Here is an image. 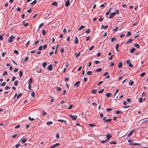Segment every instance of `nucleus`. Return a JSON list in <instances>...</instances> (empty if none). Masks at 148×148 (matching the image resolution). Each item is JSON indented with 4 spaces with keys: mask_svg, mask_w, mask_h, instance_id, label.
Returning <instances> with one entry per match:
<instances>
[{
    "mask_svg": "<svg viewBox=\"0 0 148 148\" xmlns=\"http://www.w3.org/2000/svg\"><path fill=\"white\" fill-rule=\"evenodd\" d=\"M15 37L13 36H11L8 40V42H11L13 41Z\"/></svg>",
    "mask_w": 148,
    "mask_h": 148,
    "instance_id": "obj_2",
    "label": "nucleus"
},
{
    "mask_svg": "<svg viewBox=\"0 0 148 148\" xmlns=\"http://www.w3.org/2000/svg\"><path fill=\"white\" fill-rule=\"evenodd\" d=\"M108 141L107 140H101L100 141V142L101 143H106Z\"/></svg>",
    "mask_w": 148,
    "mask_h": 148,
    "instance_id": "obj_24",
    "label": "nucleus"
},
{
    "mask_svg": "<svg viewBox=\"0 0 148 148\" xmlns=\"http://www.w3.org/2000/svg\"><path fill=\"white\" fill-rule=\"evenodd\" d=\"M126 101L128 102H131V100L129 99V98H127V99H126Z\"/></svg>",
    "mask_w": 148,
    "mask_h": 148,
    "instance_id": "obj_59",
    "label": "nucleus"
},
{
    "mask_svg": "<svg viewBox=\"0 0 148 148\" xmlns=\"http://www.w3.org/2000/svg\"><path fill=\"white\" fill-rule=\"evenodd\" d=\"M56 90L58 91H60L61 90V88H60L59 87H57V88Z\"/></svg>",
    "mask_w": 148,
    "mask_h": 148,
    "instance_id": "obj_46",
    "label": "nucleus"
},
{
    "mask_svg": "<svg viewBox=\"0 0 148 148\" xmlns=\"http://www.w3.org/2000/svg\"><path fill=\"white\" fill-rule=\"evenodd\" d=\"M133 40V39H130L126 42V44H127L130 43H131Z\"/></svg>",
    "mask_w": 148,
    "mask_h": 148,
    "instance_id": "obj_13",
    "label": "nucleus"
},
{
    "mask_svg": "<svg viewBox=\"0 0 148 148\" xmlns=\"http://www.w3.org/2000/svg\"><path fill=\"white\" fill-rule=\"evenodd\" d=\"M22 140V143H25L27 140L26 139H23V140H22V139L21 140Z\"/></svg>",
    "mask_w": 148,
    "mask_h": 148,
    "instance_id": "obj_33",
    "label": "nucleus"
},
{
    "mask_svg": "<svg viewBox=\"0 0 148 148\" xmlns=\"http://www.w3.org/2000/svg\"><path fill=\"white\" fill-rule=\"evenodd\" d=\"M129 85H132L134 84V82L133 81H131V80H130L129 82Z\"/></svg>",
    "mask_w": 148,
    "mask_h": 148,
    "instance_id": "obj_26",
    "label": "nucleus"
},
{
    "mask_svg": "<svg viewBox=\"0 0 148 148\" xmlns=\"http://www.w3.org/2000/svg\"><path fill=\"white\" fill-rule=\"evenodd\" d=\"M16 78V77L15 76H13L12 77V79L11 81L12 82H13L15 80Z\"/></svg>",
    "mask_w": 148,
    "mask_h": 148,
    "instance_id": "obj_43",
    "label": "nucleus"
},
{
    "mask_svg": "<svg viewBox=\"0 0 148 148\" xmlns=\"http://www.w3.org/2000/svg\"><path fill=\"white\" fill-rule=\"evenodd\" d=\"M85 27V26H83V25H81V27L78 29V30H81L82 28H84Z\"/></svg>",
    "mask_w": 148,
    "mask_h": 148,
    "instance_id": "obj_21",
    "label": "nucleus"
},
{
    "mask_svg": "<svg viewBox=\"0 0 148 148\" xmlns=\"http://www.w3.org/2000/svg\"><path fill=\"white\" fill-rule=\"evenodd\" d=\"M106 140L107 141H108L112 137V135L110 134H108L106 135Z\"/></svg>",
    "mask_w": 148,
    "mask_h": 148,
    "instance_id": "obj_3",
    "label": "nucleus"
},
{
    "mask_svg": "<svg viewBox=\"0 0 148 148\" xmlns=\"http://www.w3.org/2000/svg\"><path fill=\"white\" fill-rule=\"evenodd\" d=\"M18 135V134H14V135H13L12 137L13 138H15Z\"/></svg>",
    "mask_w": 148,
    "mask_h": 148,
    "instance_id": "obj_64",
    "label": "nucleus"
},
{
    "mask_svg": "<svg viewBox=\"0 0 148 148\" xmlns=\"http://www.w3.org/2000/svg\"><path fill=\"white\" fill-rule=\"evenodd\" d=\"M73 107V105L72 104H71V105H70V106L68 107V109H71Z\"/></svg>",
    "mask_w": 148,
    "mask_h": 148,
    "instance_id": "obj_44",
    "label": "nucleus"
},
{
    "mask_svg": "<svg viewBox=\"0 0 148 148\" xmlns=\"http://www.w3.org/2000/svg\"><path fill=\"white\" fill-rule=\"evenodd\" d=\"M42 46H41L39 47L38 48V50H42Z\"/></svg>",
    "mask_w": 148,
    "mask_h": 148,
    "instance_id": "obj_52",
    "label": "nucleus"
},
{
    "mask_svg": "<svg viewBox=\"0 0 148 148\" xmlns=\"http://www.w3.org/2000/svg\"><path fill=\"white\" fill-rule=\"evenodd\" d=\"M43 24H44L43 23H42L40 24L39 26V29L40 28H41V27H42V26L43 25Z\"/></svg>",
    "mask_w": 148,
    "mask_h": 148,
    "instance_id": "obj_54",
    "label": "nucleus"
},
{
    "mask_svg": "<svg viewBox=\"0 0 148 148\" xmlns=\"http://www.w3.org/2000/svg\"><path fill=\"white\" fill-rule=\"evenodd\" d=\"M119 43H118L115 46L116 49V51H118V48L119 47Z\"/></svg>",
    "mask_w": 148,
    "mask_h": 148,
    "instance_id": "obj_20",
    "label": "nucleus"
},
{
    "mask_svg": "<svg viewBox=\"0 0 148 148\" xmlns=\"http://www.w3.org/2000/svg\"><path fill=\"white\" fill-rule=\"evenodd\" d=\"M91 30L90 29H88L85 32V33L87 34L89 33L90 32Z\"/></svg>",
    "mask_w": 148,
    "mask_h": 148,
    "instance_id": "obj_40",
    "label": "nucleus"
},
{
    "mask_svg": "<svg viewBox=\"0 0 148 148\" xmlns=\"http://www.w3.org/2000/svg\"><path fill=\"white\" fill-rule=\"evenodd\" d=\"M80 82V81H78L77 82L74 84V86H76L77 87H78L79 86V84Z\"/></svg>",
    "mask_w": 148,
    "mask_h": 148,
    "instance_id": "obj_11",
    "label": "nucleus"
},
{
    "mask_svg": "<svg viewBox=\"0 0 148 148\" xmlns=\"http://www.w3.org/2000/svg\"><path fill=\"white\" fill-rule=\"evenodd\" d=\"M130 107V106L128 105V106H123V108H128Z\"/></svg>",
    "mask_w": 148,
    "mask_h": 148,
    "instance_id": "obj_58",
    "label": "nucleus"
},
{
    "mask_svg": "<svg viewBox=\"0 0 148 148\" xmlns=\"http://www.w3.org/2000/svg\"><path fill=\"white\" fill-rule=\"evenodd\" d=\"M123 66V64L121 62H120L119 64H118V67L119 68H121Z\"/></svg>",
    "mask_w": 148,
    "mask_h": 148,
    "instance_id": "obj_14",
    "label": "nucleus"
},
{
    "mask_svg": "<svg viewBox=\"0 0 148 148\" xmlns=\"http://www.w3.org/2000/svg\"><path fill=\"white\" fill-rule=\"evenodd\" d=\"M22 95V94L20 93L17 96V98H18L19 97L21 96Z\"/></svg>",
    "mask_w": 148,
    "mask_h": 148,
    "instance_id": "obj_61",
    "label": "nucleus"
},
{
    "mask_svg": "<svg viewBox=\"0 0 148 148\" xmlns=\"http://www.w3.org/2000/svg\"><path fill=\"white\" fill-rule=\"evenodd\" d=\"M14 52L17 55H18V52L16 50H14Z\"/></svg>",
    "mask_w": 148,
    "mask_h": 148,
    "instance_id": "obj_45",
    "label": "nucleus"
},
{
    "mask_svg": "<svg viewBox=\"0 0 148 148\" xmlns=\"http://www.w3.org/2000/svg\"><path fill=\"white\" fill-rule=\"evenodd\" d=\"M37 1L36 0H34L33 2L30 3V4H32L34 5L37 2Z\"/></svg>",
    "mask_w": 148,
    "mask_h": 148,
    "instance_id": "obj_17",
    "label": "nucleus"
},
{
    "mask_svg": "<svg viewBox=\"0 0 148 148\" xmlns=\"http://www.w3.org/2000/svg\"><path fill=\"white\" fill-rule=\"evenodd\" d=\"M97 90H93L92 91V93L93 94H95L96 93Z\"/></svg>",
    "mask_w": 148,
    "mask_h": 148,
    "instance_id": "obj_36",
    "label": "nucleus"
},
{
    "mask_svg": "<svg viewBox=\"0 0 148 148\" xmlns=\"http://www.w3.org/2000/svg\"><path fill=\"white\" fill-rule=\"evenodd\" d=\"M89 125L91 127H93L95 126V125L93 124H89Z\"/></svg>",
    "mask_w": 148,
    "mask_h": 148,
    "instance_id": "obj_47",
    "label": "nucleus"
},
{
    "mask_svg": "<svg viewBox=\"0 0 148 148\" xmlns=\"http://www.w3.org/2000/svg\"><path fill=\"white\" fill-rule=\"evenodd\" d=\"M135 51V48H132L131 49L130 52L132 53Z\"/></svg>",
    "mask_w": 148,
    "mask_h": 148,
    "instance_id": "obj_16",
    "label": "nucleus"
},
{
    "mask_svg": "<svg viewBox=\"0 0 148 148\" xmlns=\"http://www.w3.org/2000/svg\"><path fill=\"white\" fill-rule=\"evenodd\" d=\"M53 123L52 121H49L47 122V125H50Z\"/></svg>",
    "mask_w": 148,
    "mask_h": 148,
    "instance_id": "obj_34",
    "label": "nucleus"
},
{
    "mask_svg": "<svg viewBox=\"0 0 148 148\" xmlns=\"http://www.w3.org/2000/svg\"><path fill=\"white\" fill-rule=\"evenodd\" d=\"M145 75V72H143V73L141 74L140 76L142 77H143Z\"/></svg>",
    "mask_w": 148,
    "mask_h": 148,
    "instance_id": "obj_41",
    "label": "nucleus"
},
{
    "mask_svg": "<svg viewBox=\"0 0 148 148\" xmlns=\"http://www.w3.org/2000/svg\"><path fill=\"white\" fill-rule=\"evenodd\" d=\"M29 82L28 83H32V78H30L29 80Z\"/></svg>",
    "mask_w": 148,
    "mask_h": 148,
    "instance_id": "obj_49",
    "label": "nucleus"
},
{
    "mask_svg": "<svg viewBox=\"0 0 148 148\" xmlns=\"http://www.w3.org/2000/svg\"><path fill=\"white\" fill-rule=\"evenodd\" d=\"M134 46L135 47H136L137 48H138L139 47V45L137 43H136L134 45Z\"/></svg>",
    "mask_w": 148,
    "mask_h": 148,
    "instance_id": "obj_23",
    "label": "nucleus"
},
{
    "mask_svg": "<svg viewBox=\"0 0 148 148\" xmlns=\"http://www.w3.org/2000/svg\"><path fill=\"white\" fill-rule=\"evenodd\" d=\"M20 125H16V126H15L14 127V129L18 128L19 127H20Z\"/></svg>",
    "mask_w": 148,
    "mask_h": 148,
    "instance_id": "obj_48",
    "label": "nucleus"
},
{
    "mask_svg": "<svg viewBox=\"0 0 148 148\" xmlns=\"http://www.w3.org/2000/svg\"><path fill=\"white\" fill-rule=\"evenodd\" d=\"M47 45L46 44H45V45H44L43 46V49H45L47 48Z\"/></svg>",
    "mask_w": 148,
    "mask_h": 148,
    "instance_id": "obj_51",
    "label": "nucleus"
},
{
    "mask_svg": "<svg viewBox=\"0 0 148 148\" xmlns=\"http://www.w3.org/2000/svg\"><path fill=\"white\" fill-rule=\"evenodd\" d=\"M135 130H132L129 133V134L127 135V136L129 137L131 135H132L133 134V133L134 132Z\"/></svg>",
    "mask_w": 148,
    "mask_h": 148,
    "instance_id": "obj_10",
    "label": "nucleus"
},
{
    "mask_svg": "<svg viewBox=\"0 0 148 148\" xmlns=\"http://www.w3.org/2000/svg\"><path fill=\"white\" fill-rule=\"evenodd\" d=\"M143 99L142 98L140 97V98H139V102L140 103H142Z\"/></svg>",
    "mask_w": 148,
    "mask_h": 148,
    "instance_id": "obj_37",
    "label": "nucleus"
},
{
    "mask_svg": "<svg viewBox=\"0 0 148 148\" xmlns=\"http://www.w3.org/2000/svg\"><path fill=\"white\" fill-rule=\"evenodd\" d=\"M52 5L53 6H57L58 5V3L56 2H53L52 3Z\"/></svg>",
    "mask_w": 148,
    "mask_h": 148,
    "instance_id": "obj_15",
    "label": "nucleus"
},
{
    "mask_svg": "<svg viewBox=\"0 0 148 148\" xmlns=\"http://www.w3.org/2000/svg\"><path fill=\"white\" fill-rule=\"evenodd\" d=\"M31 95L33 97H35V93L34 92H32L31 94Z\"/></svg>",
    "mask_w": 148,
    "mask_h": 148,
    "instance_id": "obj_30",
    "label": "nucleus"
},
{
    "mask_svg": "<svg viewBox=\"0 0 148 148\" xmlns=\"http://www.w3.org/2000/svg\"><path fill=\"white\" fill-rule=\"evenodd\" d=\"M70 1L69 0H67L65 2V6L67 7L69 6L70 5Z\"/></svg>",
    "mask_w": 148,
    "mask_h": 148,
    "instance_id": "obj_6",
    "label": "nucleus"
},
{
    "mask_svg": "<svg viewBox=\"0 0 148 148\" xmlns=\"http://www.w3.org/2000/svg\"><path fill=\"white\" fill-rule=\"evenodd\" d=\"M116 39L114 37H113L111 39V42H113L114 41H116Z\"/></svg>",
    "mask_w": 148,
    "mask_h": 148,
    "instance_id": "obj_39",
    "label": "nucleus"
},
{
    "mask_svg": "<svg viewBox=\"0 0 148 148\" xmlns=\"http://www.w3.org/2000/svg\"><path fill=\"white\" fill-rule=\"evenodd\" d=\"M69 116L72 119L74 120H76L77 118V116L76 115L73 116L72 115L70 114L69 115Z\"/></svg>",
    "mask_w": 148,
    "mask_h": 148,
    "instance_id": "obj_4",
    "label": "nucleus"
},
{
    "mask_svg": "<svg viewBox=\"0 0 148 148\" xmlns=\"http://www.w3.org/2000/svg\"><path fill=\"white\" fill-rule=\"evenodd\" d=\"M6 84V83L5 82H3L1 84L0 86H4Z\"/></svg>",
    "mask_w": 148,
    "mask_h": 148,
    "instance_id": "obj_31",
    "label": "nucleus"
},
{
    "mask_svg": "<svg viewBox=\"0 0 148 148\" xmlns=\"http://www.w3.org/2000/svg\"><path fill=\"white\" fill-rule=\"evenodd\" d=\"M104 90V89H102L101 90L99 91V92H98V93H102L103 92Z\"/></svg>",
    "mask_w": 148,
    "mask_h": 148,
    "instance_id": "obj_50",
    "label": "nucleus"
},
{
    "mask_svg": "<svg viewBox=\"0 0 148 148\" xmlns=\"http://www.w3.org/2000/svg\"><path fill=\"white\" fill-rule=\"evenodd\" d=\"M58 121H60L63 123H65L66 122V121H64L62 119H59L58 120Z\"/></svg>",
    "mask_w": 148,
    "mask_h": 148,
    "instance_id": "obj_18",
    "label": "nucleus"
},
{
    "mask_svg": "<svg viewBox=\"0 0 148 148\" xmlns=\"http://www.w3.org/2000/svg\"><path fill=\"white\" fill-rule=\"evenodd\" d=\"M111 93H107L106 94V95L107 96V97H109L111 96Z\"/></svg>",
    "mask_w": 148,
    "mask_h": 148,
    "instance_id": "obj_19",
    "label": "nucleus"
},
{
    "mask_svg": "<svg viewBox=\"0 0 148 148\" xmlns=\"http://www.w3.org/2000/svg\"><path fill=\"white\" fill-rule=\"evenodd\" d=\"M23 75V72L22 71H20L19 72V76L20 77H21Z\"/></svg>",
    "mask_w": 148,
    "mask_h": 148,
    "instance_id": "obj_35",
    "label": "nucleus"
},
{
    "mask_svg": "<svg viewBox=\"0 0 148 148\" xmlns=\"http://www.w3.org/2000/svg\"><path fill=\"white\" fill-rule=\"evenodd\" d=\"M27 11L29 13H30L32 12V9H30L27 10Z\"/></svg>",
    "mask_w": 148,
    "mask_h": 148,
    "instance_id": "obj_57",
    "label": "nucleus"
},
{
    "mask_svg": "<svg viewBox=\"0 0 148 148\" xmlns=\"http://www.w3.org/2000/svg\"><path fill=\"white\" fill-rule=\"evenodd\" d=\"M113 144L114 145H116L117 144V143L114 141H111L109 142L110 144Z\"/></svg>",
    "mask_w": 148,
    "mask_h": 148,
    "instance_id": "obj_28",
    "label": "nucleus"
},
{
    "mask_svg": "<svg viewBox=\"0 0 148 148\" xmlns=\"http://www.w3.org/2000/svg\"><path fill=\"white\" fill-rule=\"evenodd\" d=\"M47 68L49 71H51L52 70V65L51 64H50L48 66Z\"/></svg>",
    "mask_w": 148,
    "mask_h": 148,
    "instance_id": "obj_9",
    "label": "nucleus"
},
{
    "mask_svg": "<svg viewBox=\"0 0 148 148\" xmlns=\"http://www.w3.org/2000/svg\"><path fill=\"white\" fill-rule=\"evenodd\" d=\"M131 33L130 32H127L126 36H128L131 35Z\"/></svg>",
    "mask_w": 148,
    "mask_h": 148,
    "instance_id": "obj_42",
    "label": "nucleus"
},
{
    "mask_svg": "<svg viewBox=\"0 0 148 148\" xmlns=\"http://www.w3.org/2000/svg\"><path fill=\"white\" fill-rule=\"evenodd\" d=\"M3 36L1 35H0V40H3Z\"/></svg>",
    "mask_w": 148,
    "mask_h": 148,
    "instance_id": "obj_55",
    "label": "nucleus"
},
{
    "mask_svg": "<svg viewBox=\"0 0 148 148\" xmlns=\"http://www.w3.org/2000/svg\"><path fill=\"white\" fill-rule=\"evenodd\" d=\"M77 53L76 52L75 53V55H76V57H78L80 54V53L79 52L77 54Z\"/></svg>",
    "mask_w": 148,
    "mask_h": 148,
    "instance_id": "obj_29",
    "label": "nucleus"
},
{
    "mask_svg": "<svg viewBox=\"0 0 148 148\" xmlns=\"http://www.w3.org/2000/svg\"><path fill=\"white\" fill-rule=\"evenodd\" d=\"M116 13L115 12L111 13L110 15L109 18H112L116 14Z\"/></svg>",
    "mask_w": 148,
    "mask_h": 148,
    "instance_id": "obj_5",
    "label": "nucleus"
},
{
    "mask_svg": "<svg viewBox=\"0 0 148 148\" xmlns=\"http://www.w3.org/2000/svg\"><path fill=\"white\" fill-rule=\"evenodd\" d=\"M47 64L46 62H44L42 64L43 67L44 68H45V67L46 66Z\"/></svg>",
    "mask_w": 148,
    "mask_h": 148,
    "instance_id": "obj_27",
    "label": "nucleus"
},
{
    "mask_svg": "<svg viewBox=\"0 0 148 148\" xmlns=\"http://www.w3.org/2000/svg\"><path fill=\"white\" fill-rule=\"evenodd\" d=\"M78 40L77 37V36L75 37V43L76 44H77L78 42Z\"/></svg>",
    "mask_w": 148,
    "mask_h": 148,
    "instance_id": "obj_12",
    "label": "nucleus"
},
{
    "mask_svg": "<svg viewBox=\"0 0 148 148\" xmlns=\"http://www.w3.org/2000/svg\"><path fill=\"white\" fill-rule=\"evenodd\" d=\"M5 53L4 52H2L1 53V55L2 57H3L5 56Z\"/></svg>",
    "mask_w": 148,
    "mask_h": 148,
    "instance_id": "obj_56",
    "label": "nucleus"
},
{
    "mask_svg": "<svg viewBox=\"0 0 148 148\" xmlns=\"http://www.w3.org/2000/svg\"><path fill=\"white\" fill-rule=\"evenodd\" d=\"M28 118L30 121H33L35 120L34 119L31 118L30 116H29Z\"/></svg>",
    "mask_w": 148,
    "mask_h": 148,
    "instance_id": "obj_38",
    "label": "nucleus"
},
{
    "mask_svg": "<svg viewBox=\"0 0 148 148\" xmlns=\"http://www.w3.org/2000/svg\"><path fill=\"white\" fill-rule=\"evenodd\" d=\"M92 73V71H88L87 72V74L88 75H91Z\"/></svg>",
    "mask_w": 148,
    "mask_h": 148,
    "instance_id": "obj_32",
    "label": "nucleus"
},
{
    "mask_svg": "<svg viewBox=\"0 0 148 148\" xmlns=\"http://www.w3.org/2000/svg\"><path fill=\"white\" fill-rule=\"evenodd\" d=\"M94 47V46H92L91 47L89 48V49L90 50H91Z\"/></svg>",
    "mask_w": 148,
    "mask_h": 148,
    "instance_id": "obj_63",
    "label": "nucleus"
},
{
    "mask_svg": "<svg viewBox=\"0 0 148 148\" xmlns=\"http://www.w3.org/2000/svg\"><path fill=\"white\" fill-rule=\"evenodd\" d=\"M64 48H62L60 50V52L61 53H63L64 51Z\"/></svg>",
    "mask_w": 148,
    "mask_h": 148,
    "instance_id": "obj_60",
    "label": "nucleus"
},
{
    "mask_svg": "<svg viewBox=\"0 0 148 148\" xmlns=\"http://www.w3.org/2000/svg\"><path fill=\"white\" fill-rule=\"evenodd\" d=\"M128 141L131 144V145H140V143H133V140H131L129 139L128 140Z\"/></svg>",
    "mask_w": 148,
    "mask_h": 148,
    "instance_id": "obj_1",
    "label": "nucleus"
},
{
    "mask_svg": "<svg viewBox=\"0 0 148 148\" xmlns=\"http://www.w3.org/2000/svg\"><path fill=\"white\" fill-rule=\"evenodd\" d=\"M102 69L101 68H99L95 71V72H100L102 71Z\"/></svg>",
    "mask_w": 148,
    "mask_h": 148,
    "instance_id": "obj_22",
    "label": "nucleus"
},
{
    "mask_svg": "<svg viewBox=\"0 0 148 148\" xmlns=\"http://www.w3.org/2000/svg\"><path fill=\"white\" fill-rule=\"evenodd\" d=\"M60 144V143H56L55 145H53L50 148H54L55 147H56L59 145Z\"/></svg>",
    "mask_w": 148,
    "mask_h": 148,
    "instance_id": "obj_8",
    "label": "nucleus"
},
{
    "mask_svg": "<svg viewBox=\"0 0 148 148\" xmlns=\"http://www.w3.org/2000/svg\"><path fill=\"white\" fill-rule=\"evenodd\" d=\"M42 34L43 35H44L45 34V29H44L42 31Z\"/></svg>",
    "mask_w": 148,
    "mask_h": 148,
    "instance_id": "obj_53",
    "label": "nucleus"
},
{
    "mask_svg": "<svg viewBox=\"0 0 148 148\" xmlns=\"http://www.w3.org/2000/svg\"><path fill=\"white\" fill-rule=\"evenodd\" d=\"M126 63L128 64L129 66L131 67H132L133 66V65L130 62L129 60H127L126 61Z\"/></svg>",
    "mask_w": 148,
    "mask_h": 148,
    "instance_id": "obj_7",
    "label": "nucleus"
},
{
    "mask_svg": "<svg viewBox=\"0 0 148 148\" xmlns=\"http://www.w3.org/2000/svg\"><path fill=\"white\" fill-rule=\"evenodd\" d=\"M18 81L16 80L14 82V85L15 86H17L18 85Z\"/></svg>",
    "mask_w": 148,
    "mask_h": 148,
    "instance_id": "obj_25",
    "label": "nucleus"
},
{
    "mask_svg": "<svg viewBox=\"0 0 148 148\" xmlns=\"http://www.w3.org/2000/svg\"><path fill=\"white\" fill-rule=\"evenodd\" d=\"M112 110V109L109 108H107L106 109V110L107 111H111Z\"/></svg>",
    "mask_w": 148,
    "mask_h": 148,
    "instance_id": "obj_62",
    "label": "nucleus"
}]
</instances>
